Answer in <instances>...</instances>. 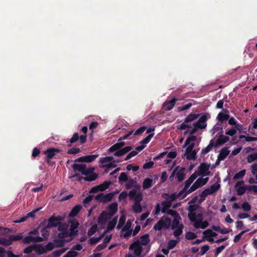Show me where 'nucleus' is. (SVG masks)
Returning <instances> with one entry per match:
<instances>
[{
  "label": "nucleus",
  "instance_id": "29",
  "mask_svg": "<svg viewBox=\"0 0 257 257\" xmlns=\"http://www.w3.org/2000/svg\"><path fill=\"white\" fill-rule=\"evenodd\" d=\"M149 237V234H145L141 237L140 243L142 245H146L150 242V239Z\"/></svg>",
  "mask_w": 257,
  "mask_h": 257
},
{
  "label": "nucleus",
  "instance_id": "38",
  "mask_svg": "<svg viewBox=\"0 0 257 257\" xmlns=\"http://www.w3.org/2000/svg\"><path fill=\"white\" fill-rule=\"evenodd\" d=\"M245 175V170H242L236 173L233 177L234 180H237L242 179Z\"/></svg>",
  "mask_w": 257,
  "mask_h": 257
},
{
  "label": "nucleus",
  "instance_id": "1",
  "mask_svg": "<svg viewBox=\"0 0 257 257\" xmlns=\"http://www.w3.org/2000/svg\"><path fill=\"white\" fill-rule=\"evenodd\" d=\"M171 223V220L169 217H163L154 225L153 229L156 231H160L162 229H167L169 228Z\"/></svg>",
  "mask_w": 257,
  "mask_h": 257
},
{
  "label": "nucleus",
  "instance_id": "42",
  "mask_svg": "<svg viewBox=\"0 0 257 257\" xmlns=\"http://www.w3.org/2000/svg\"><path fill=\"white\" fill-rule=\"evenodd\" d=\"M181 217L174 218L172 223L171 228L172 229H175L176 228L179 227L180 219Z\"/></svg>",
  "mask_w": 257,
  "mask_h": 257
},
{
  "label": "nucleus",
  "instance_id": "19",
  "mask_svg": "<svg viewBox=\"0 0 257 257\" xmlns=\"http://www.w3.org/2000/svg\"><path fill=\"white\" fill-rule=\"evenodd\" d=\"M86 166V165L84 164H74L72 165V168L74 171H77L84 175Z\"/></svg>",
  "mask_w": 257,
  "mask_h": 257
},
{
  "label": "nucleus",
  "instance_id": "52",
  "mask_svg": "<svg viewBox=\"0 0 257 257\" xmlns=\"http://www.w3.org/2000/svg\"><path fill=\"white\" fill-rule=\"evenodd\" d=\"M57 237L58 238L65 239V238L69 237L68 234V231H61L57 234Z\"/></svg>",
  "mask_w": 257,
  "mask_h": 257
},
{
  "label": "nucleus",
  "instance_id": "57",
  "mask_svg": "<svg viewBox=\"0 0 257 257\" xmlns=\"http://www.w3.org/2000/svg\"><path fill=\"white\" fill-rule=\"evenodd\" d=\"M182 228H183L182 225H181L179 227L176 228L173 232L174 235L175 237H178V236H180L183 232Z\"/></svg>",
  "mask_w": 257,
  "mask_h": 257
},
{
  "label": "nucleus",
  "instance_id": "58",
  "mask_svg": "<svg viewBox=\"0 0 257 257\" xmlns=\"http://www.w3.org/2000/svg\"><path fill=\"white\" fill-rule=\"evenodd\" d=\"M81 152V150L78 148H72L70 149H69L67 151V154H72V155H75Z\"/></svg>",
  "mask_w": 257,
  "mask_h": 257
},
{
  "label": "nucleus",
  "instance_id": "9",
  "mask_svg": "<svg viewBox=\"0 0 257 257\" xmlns=\"http://www.w3.org/2000/svg\"><path fill=\"white\" fill-rule=\"evenodd\" d=\"M209 168L210 164H207L205 163H201L198 167L199 172H197L198 176L202 175L203 176H205L209 175Z\"/></svg>",
  "mask_w": 257,
  "mask_h": 257
},
{
  "label": "nucleus",
  "instance_id": "6",
  "mask_svg": "<svg viewBox=\"0 0 257 257\" xmlns=\"http://www.w3.org/2000/svg\"><path fill=\"white\" fill-rule=\"evenodd\" d=\"M129 248L134 250V253L137 256H139L141 255L143 250V247L139 240L133 242L130 245Z\"/></svg>",
  "mask_w": 257,
  "mask_h": 257
},
{
  "label": "nucleus",
  "instance_id": "34",
  "mask_svg": "<svg viewBox=\"0 0 257 257\" xmlns=\"http://www.w3.org/2000/svg\"><path fill=\"white\" fill-rule=\"evenodd\" d=\"M110 181H105L102 184L97 185L100 191H103L109 188L111 184Z\"/></svg>",
  "mask_w": 257,
  "mask_h": 257
},
{
  "label": "nucleus",
  "instance_id": "36",
  "mask_svg": "<svg viewBox=\"0 0 257 257\" xmlns=\"http://www.w3.org/2000/svg\"><path fill=\"white\" fill-rule=\"evenodd\" d=\"M133 211L136 213L142 212L143 209L141 203H134L133 206Z\"/></svg>",
  "mask_w": 257,
  "mask_h": 257
},
{
  "label": "nucleus",
  "instance_id": "41",
  "mask_svg": "<svg viewBox=\"0 0 257 257\" xmlns=\"http://www.w3.org/2000/svg\"><path fill=\"white\" fill-rule=\"evenodd\" d=\"M35 246H36L35 249L38 254L41 255L46 252L45 247L41 244L35 245Z\"/></svg>",
  "mask_w": 257,
  "mask_h": 257
},
{
  "label": "nucleus",
  "instance_id": "37",
  "mask_svg": "<svg viewBox=\"0 0 257 257\" xmlns=\"http://www.w3.org/2000/svg\"><path fill=\"white\" fill-rule=\"evenodd\" d=\"M167 197H169L171 201V202L173 201H175L177 198H178V195L176 193H172L171 195H169L167 193H163L162 194V197L164 199H167Z\"/></svg>",
  "mask_w": 257,
  "mask_h": 257
},
{
  "label": "nucleus",
  "instance_id": "26",
  "mask_svg": "<svg viewBox=\"0 0 257 257\" xmlns=\"http://www.w3.org/2000/svg\"><path fill=\"white\" fill-rule=\"evenodd\" d=\"M117 221V219L116 217L113 218L112 220L110 221L107 224L106 231H109L113 229L116 224Z\"/></svg>",
  "mask_w": 257,
  "mask_h": 257
},
{
  "label": "nucleus",
  "instance_id": "12",
  "mask_svg": "<svg viewBox=\"0 0 257 257\" xmlns=\"http://www.w3.org/2000/svg\"><path fill=\"white\" fill-rule=\"evenodd\" d=\"M110 217L108 212L105 211H103L98 217L97 222L99 225H104L107 220L110 219Z\"/></svg>",
  "mask_w": 257,
  "mask_h": 257
},
{
  "label": "nucleus",
  "instance_id": "64",
  "mask_svg": "<svg viewBox=\"0 0 257 257\" xmlns=\"http://www.w3.org/2000/svg\"><path fill=\"white\" fill-rule=\"evenodd\" d=\"M120 146L119 145V144L118 143H116L114 145H112L109 149V152H116V151L120 149Z\"/></svg>",
  "mask_w": 257,
  "mask_h": 257
},
{
  "label": "nucleus",
  "instance_id": "48",
  "mask_svg": "<svg viewBox=\"0 0 257 257\" xmlns=\"http://www.w3.org/2000/svg\"><path fill=\"white\" fill-rule=\"evenodd\" d=\"M0 244L4 245H10L12 244V242L10 237L8 239L2 237L0 238Z\"/></svg>",
  "mask_w": 257,
  "mask_h": 257
},
{
  "label": "nucleus",
  "instance_id": "59",
  "mask_svg": "<svg viewBox=\"0 0 257 257\" xmlns=\"http://www.w3.org/2000/svg\"><path fill=\"white\" fill-rule=\"evenodd\" d=\"M128 180L127 174L125 172H121L118 177L119 181L126 182Z\"/></svg>",
  "mask_w": 257,
  "mask_h": 257
},
{
  "label": "nucleus",
  "instance_id": "10",
  "mask_svg": "<svg viewBox=\"0 0 257 257\" xmlns=\"http://www.w3.org/2000/svg\"><path fill=\"white\" fill-rule=\"evenodd\" d=\"M131 199H134L135 203H141L143 200V195L141 192L137 193L135 189L131 190L128 193Z\"/></svg>",
  "mask_w": 257,
  "mask_h": 257
},
{
  "label": "nucleus",
  "instance_id": "32",
  "mask_svg": "<svg viewBox=\"0 0 257 257\" xmlns=\"http://www.w3.org/2000/svg\"><path fill=\"white\" fill-rule=\"evenodd\" d=\"M85 176V177H83V179L85 181L89 182H91L95 180L98 177V175L96 173L89 174V175Z\"/></svg>",
  "mask_w": 257,
  "mask_h": 257
},
{
  "label": "nucleus",
  "instance_id": "15",
  "mask_svg": "<svg viewBox=\"0 0 257 257\" xmlns=\"http://www.w3.org/2000/svg\"><path fill=\"white\" fill-rule=\"evenodd\" d=\"M220 187V185L218 183H216L212 185L209 188L205 189L204 191L206 193L207 196H208L216 192L219 189Z\"/></svg>",
  "mask_w": 257,
  "mask_h": 257
},
{
  "label": "nucleus",
  "instance_id": "43",
  "mask_svg": "<svg viewBox=\"0 0 257 257\" xmlns=\"http://www.w3.org/2000/svg\"><path fill=\"white\" fill-rule=\"evenodd\" d=\"M98 227L97 225L95 224L91 226V227L88 229L87 234L88 236H92L93 235L97 230Z\"/></svg>",
  "mask_w": 257,
  "mask_h": 257
},
{
  "label": "nucleus",
  "instance_id": "17",
  "mask_svg": "<svg viewBox=\"0 0 257 257\" xmlns=\"http://www.w3.org/2000/svg\"><path fill=\"white\" fill-rule=\"evenodd\" d=\"M132 149V148L131 146L125 147L122 149H120L115 152V153H114V156L116 157L122 156L124 154H126L127 153H128V152H130V151H131Z\"/></svg>",
  "mask_w": 257,
  "mask_h": 257
},
{
  "label": "nucleus",
  "instance_id": "53",
  "mask_svg": "<svg viewBox=\"0 0 257 257\" xmlns=\"http://www.w3.org/2000/svg\"><path fill=\"white\" fill-rule=\"evenodd\" d=\"M78 252L72 249L69 251L63 257H76L78 255Z\"/></svg>",
  "mask_w": 257,
  "mask_h": 257
},
{
  "label": "nucleus",
  "instance_id": "7",
  "mask_svg": "<svg viewBox=\"0 0 257 257\" xmlns=\"http://www.w3.org/2000/svg\"><path fill=\"white\" fill-rule=\"evenodd\" d=\"M113 195L114 194L113 193H109L106 194L101 193L95 196V199L96 200L100 202L106 203L112 200Z\"/></svg>",
  "mask_w": 257,
  "mask_h": 257
},
{
  "label": "nucleus",
  "instance_id": "31",
  "mask_svg": "<svg viewBox=\"0 0 257 257\" xmlns=\"http://www.w3.org/2000/svg\"><path fill=\"white\" fill-rule=\"evenodd\" d=\"M219 121L223 122L229 118V115L228 114H224L222 112H219L217 117Z\"/></svg>",
  "mask_w": 257,
  "mask_h": 257
},
{
  "label": "nucleus",
  "instance_id": "13",
  "mask_svg": "<svg viewBox=\"0 0 257 257\" xmlns=\"http://www.w3.org/2000/svg\"><path fill=\"white\" fill-rule=\"evenodd\" d=\"M207 116L205 115H203L197 122L193 124V125L197 126L199 128H205L207 126Z\"/></svg>",
  "mask_w": 257,
  "mask_h": 257
},
{
  "label": "nucleus",
  "instance_id": "8",
  "mask_svg": "<svg viewBox=\"0 0 257 257\" xmlns=\"http://www.w3.org/2000/svg\"><path fill=\"white\" fill-rule=\"evenodd\" d=\"M190 205L187 208V210L189 211L188 214V217L190 221L195 220V216L196 211L199 209V205L198 204H189Z\"/></svg>",
  "mask_w": 257,
  "mask_h": 257
},
{
  "label": "nucleus",
  "instance_id": "50",
  "mask_svg": "<svg viewBox=\"0 0 257 257\" xmlns=\"http://www.w3.org/2000/svg\"><path fill=\"white\" fill-rule=\"evenodd\" d=\"M98 155H91L85 156V162H91L94 161L98 157Z\"/></svg>",
  "mask_w": 257,
  "mask_h": 257
},
{
  "label": "nucleus",
  "instance_id": "18",
  "mask_svg": "<svg viewBox=\"0 0 257 257\" xmlns=\"http://www.w3.org/2000/svg\"><path fill=\"white\" fill-rule=\"evenodd\" d=\"M117 209L118 205L116 203H112L110 204L107 207V210H108V214H109V217L113 216L117 212Z\"/></svg>",
  "mask_w": 257,
  "mask_h": 257
},
{
  "label": "nucleus",
  "instance_id": "24",
  "mask_svg": "<svg viewBox=\"0 0 257 257\" xmlns=\"http://www.w3.org/2000/svg\"><path fill=\"white\" fill-rule=\"evenodd\" d=\"M81 208L82 206L80 205L75 206L70 212L69 216L72 217L76 216L79 213Z\"/></svg>",
  "mask_w": 257,
  "mask_h": 257
},
{
  "label": "nucleus",
  "instance_id": "60",
  "mask_svg": "<svg viewBox=\"0 0 257 257\" xmlns=\"http://www.w3.org/2000/svg\"><path fill=\"white\" fill-rule=\"evenodd\" d=\"M125 222V217L123 215L121 216L119 218L117 228L118 229H120L121 227H122L124 225Z\"/></svg>",
  "mask_w": 257,
  "mask_h": 257
},
{
  "label": "nucleus",
  "instance_id": "39",
  "mask_svg": "<svg viewBox=\"0 0 257 257\" xmlns=\"http://www.w3.org/2000/svg\"><path fill=\"white\" fill-rule=\"evenodd\" d=\"M79 136L77 133H75L72 138L70 139L69 141V144L67 145L68 147H70L72 146V144L75 143L77 141L79 140Z\"/></svg>",
  "mask_w": 257,
  "mask_h": 257
},
{
  "label": "nucleus",
  "instance_id": "62",
  "mask_svg": "<svg viewBox=\"0 0 257 257\" xmlns=\"http://www.w3.org/2000/svg\"><path fill=\"white\" fill-rule=\"evenodd\" d=\"M147 129V127L143 126L139 127L134 133V136H139L141 135Z\"/></svg>",
  "mask_w": 257,
  "mask_h": 257
},
{
  "label": "nucleus",
  "instance_id": "56",
  "mask_svg": "<svg viewBox=\"0 0 257 257\" xmlns=\"http://www.w3.org/2000/svg\"><path fill=\"white\" fill-rule=\"evenodd\" d=\"M177 243H178V241L176 240H174V239L170 240L168 243L167 247H168V249H173L176 246Z\"/></svg>",
  "mask_w": 257,
  "mask_h": 257
},
{
  "label": "nucleus",
  "instance_id": "30",
  "mask_svg": "<svg viewBox=\"0 0 257 257\" xmlns=\"http://www.w3.org/2000/svg\"><path fill=\"white\" fill-rule=\"evenodd\" d=\"M199 114H194L191 113L185 118V122H190L197 119L199 117Z\"/></svg>",
  "mask_w": 257,
  "mask_h": 257
},
{
  "label": "nucleus",
  "instance_id": "51",
  "mask_svg": "<svg viewBox=\"0 0 257 257\" xmlns=\"http://www.w3.org/2000/svg\"><path fill=\"white\" fill-rule=\"evenodd\" d=\"M203 220V215L201 213H198V214H195V220L191 221L192 222L198 223L201 222Z\"/></svg>",
  "mask_w": 257,
  "mask_h": 257
},
{
  "label": "nucleus",
  "instance_id": "35",
  "mask_svg": "<svg viewBox=\"0 0 257 257\" xmlns=\"http://www.w3.org/2000/svg\"><path fill=\"white\" fill-rule=\"evenodd\" d=\"M197 151L196 150L192 151L189 154H185L186 158L188 160H195L196 159Z\"/></svg>",
  "mask_w": 257,
  "mask_h": 257
},
{
  "label": "nucleus",
  "instance_id": "11",
  "mask_svg": "<svg viewBox=\"0 0 257 257\" xmlns=\"http://www.w3.org/2000/svg\"><path fill=\"white\" fill-rule=\"evenodd\" d=\"M237 194L239 196L242 195L245 192L246 189L248 190V186H244V183L243 181H240L237 182L235 185Z\"/></svg>",
  "mask_w": 257,
  "mask_h": 257
},
{
  "label": "nucleus",
  "instance_id": "16",
  "mask_svg": "<svg viewBox=\"0 0 257 257\" xmlns=\"http://www.w3.org/2000/svg\"><path fill=\"white\" fill-rule=\"evenodd\" d=\"M229 141V138L223 134L219 136L215 141V147L222 145Z\"/></svg>",
  "mask_w": 257,
  "mask_h": 257
},
{
  "label": "nucleus",
  "instance_id": "40",
  "mask_svg": "<svg viewBox=\"0 0 257 257\" xmlns=\"http://www.w3.org/2000/svg\"><path fill=\"white\" fill-rule=\"evenodd\" d=\"M54 243L56 247H62L65 245L64 240L62 239H55Z\"/></svg>",
  "mask_w": 257,
  "mask_h": 257
},
{
  "label": "nucleus",
  "instance_id": "54",
  "mask_svg": "<svg viewBox=\"0 0 257 257\" xmlns=\"http://www.w3.org/2000/svg\"><path fill=\"white\" fill-rule=\"evenodd\" d=\"M256 159H257L256 153L249 155L247 157V162L249 163H252V162L254 161Z\"/></svg>",
  "mask_w": 257,
  "mask_h": 257
},
{
  "label": "nucleus",
  "instance_id": "5",
  "mask_svg": "<svg viewBox=\"0 0 257 257\" xmlns=\"http://www.w3.org/2000/svg\"><path fill=\"white\" fill-rule=\"evenodd\" d=\"M196 137L195 136L191 135L187 138L186 139L183 148L186 147L188 146L186 149V154H189L192 151H194L193 148L195 146L194 143H190L191 142H194L196 140Z\"/></svg>",
  "mask_w": 257,
  "mask_h": 257
},
{
  "label": "nucleus",
  "instance_id": "44",
  "mask_svg": "<svg viewBox=\"0 0 257 257\" xmlns=\"http://www.w3.org/2000/svg\"><path fill=\"white\" fill-rule=\"evenodd\" d=\"M68 225L65 223H62L61 221L59 222L58 226V230L60 231H68Z\"/></svg>",
  "mask_w": 257,
  "mask_h": 257
},
{
  "label": "nucleus",
  "instance_id": "25",
  "mask_svg": "<svg viewBox=\"0 0 257 257\" xmlns=\"http://www.w3.org/2000/svg\"><path fill=\"white\" fill-rule=\"evenodd\" d=\"M189 188L186 187L184 186L183 189L181 190L177 195H178V198H180V199H182L185 198L188 194L191 193H189Z\"/></svg>",
  "mask_w": 257,
  "mask_h": 257
},
{
  "label": "nucleus",
  "instance_id": "28",
  "mask_svg": "<svg viewBox=\"0 0 257 257\" xmlns=\"http://www.w3.org/2000/svg\"><path fill=\"white\" fill-rule=\"evenodd\" d=\"M162 205L163 206L162 212L164 213H166L171 207L172 203L171 201H164L162 202Z\"/></svg>",
  "mask_w": 257,
  "mask_h": 257
},
{
  "label": "nucleus",
  "instance_id": "21",
  "mask_svg": "<svg viewBox=\"0 0 257 257\" xmlns=\"http://www.w3.org/2000/svg\"><path fill=\"white\" fill-rule=\"evenodd\" d=\"M185 171V169L184 168H181L176 172V177L179 182H182L184 179L186 175Z\"/></svg>",
  "mask_w": 257,
  "mask_h": 257
},
{
  "label": "nucleus",
  "instance_id": "63",
  "mask_svg": "<svg viewBox=\"0 0 257 257\" xmlns=\"http://www.w3.org/2000/svg\"><path fill=\"white\" fill-rule=\"evenodd\" d=\"M93 198V196L92 195H90L86 197L83 201L84 206L86 207V205L89 204L92 201Z\"/></svg>",
  "mask_w": 257,
  "mask_h": 257
},
{
  "label": "nucleus",
  "instance_id": "47",
  "mask_svg": "<svg viewBox=\"0 0 257 257\" xmlns=\"http://www.w3.org/2000/svg\"><path fill=\"white\" fill-rule=\"evenodd\" d=\"M113 160V158L112 157L108 156L105 157H102L99 160V162L101 164L104 163H109L110 162H112Z\"/></svg>",
  "mask_w": 257,
  "mask_h": 257
},
{
  "label": "nucleus",
  "instance_id": "4",
  "mask_svg": "<svg viewBox=\"0 0 257 257\" xmlns=\"http://www.w3.org/2000/svg\"><path fill=\"white\" fill-rule=\"evenodd\" d=\"M208 181V178H199L189 189V193H192L198 188L205 185Z\"/></svg>",
  "mask_w": 257,
  "mask_h": 257
},
{
  "label": "nucleus",
  "instance_id": "14",
  "mask_svg": "<svg viewBox=\"0 0 257 257\" xmlns=\"http://www.w3.org/2000/svg\"><path fill=\"white\" fill-rule=\"evenodd\" d=\"M178 99L174 97L172 100L166 101L163 103V107L165 110H170L172 109L175 105Z\"/></svg>",
  "mask_w": 257,
  "mask_h": 257
},
{
  "label": "nucleus",
  "instance_id": "45",
  "mask_svg": "<svg viewBox=\"0 0 257 257\" xmlns=\"http://www.w3.org/2000/svg\"><path fill=\"white\" fill-rule=\"evenodd\" d=\"M67 249L68 248L66 247L60 249L56 250L53 252V255L54 257H59L62 253H64Z\"/></svg>",
  "mask_w": 257,
  "mask_h": 257
},
{
  "label": "nucleus",
  "instance_id": "33",
  "mask_svg": "<svg viewBox=\"0 0 257 257\" xmlns=\"http://www.w3.org/2000/svg\"><path fill=\"white\" fill-rule=\"evenodd\" d=\"M215 146L214 144V143L212 140H211L209 144L204 149H203L201 151V154L203 155H205L209 153L211 150L212 149V147Z\"/></svg>",
  "mask_w": 257,
  "mask_h": 257
},
{
  "label": "nucleus",
  "instance_id": "2",
  "mask_svg": "<svg viewBox=\"0 0 257 257\" xmlns=\"http://www.w3.org/2000/svg\"><path fill=\"white\" fill-rule=\"evenodd\" d=\"M64 217L58 215L55 216L54 215L51 216L48 220V223L46 225V228H51L58 226L59 222L64 220Z\"/></svg>",
  "mask_w": 257,
  "mask_h": 257
},
{
  "label": "nucleus",
  "instance_id": "3",
  "mask_svg": "<svg viewBox=\"0 0 257 257\" xmlns=\"http://www.w3.org/2000/svg\"><path fill=\"white\" fill-rule=\"evenodd\" d=\"M61 152L60 149L55 148H50L44 151L43 153L46 156L45 158V161L46 162H49V159H52L56 155L57 153Z\"/></svg>",
  "mask_w": 257,
  "mask_h": 257
},
{
  "label": "nucleus",
  "instance_id": "23",
  "mask_svg": "<svg viewBox=\"0 0 257 257\" xmlns=\"http://www.w3.org/2000/svg\"><path fill=\"white\" fill-rule=\"evenodd\" d=\"M198 174L197 172H195L193 173L191 176L185 182V186L186 187L189 188L190 185L193 183V182L196 179L197 177Z\"/></svg>",
  "mask_w": 257,
  "mask_h": 257
},
{
  "label": "nucleus",
  "instance_id": "46",
  "mask_svg": "<svg viewBox=\"0 0 257 257\" xmlns=\"http://www.w3.org/2000/svg\"><path fill=\"white\" fill-rule=\"evenodd\" d=\"M154 133L149 134L147 137L144 139L141 142L140 144L143 145H146L150 141L151 139L154 137Z\"/></svg>",
  "mask_w": 257,
  "mask_h": 257
},
{
  "label": "nucleus",
  "instance_id": "22",
  "mask_svg": "<svg viewBox=\"0 0 257 257\" xmlns=\"http://www.w3.org/2000/svg\"><path fill=\"white\" fill-rule=\"evenodd\" d=\"M153 185V179L150 178H147L144 180L142 184V187L143 189L145 190L151 188Z\"/></svg>",
  "mask_w": 257,
  "mask_h": 257
},
{
  "label": "nucleus",
  "instance_id": "61",
  "mask_svg": "<svg viewBox=\"0 0 257 257\" xmlns=\"http://www.w3.org/2000/svg\"><path fill=\"white\" fill-rule=\"evenodd\" d=\"M70 228H71L72 229H77V228H78L79 224L76 220H75V219L72 220L70 221Z\"/></svg>",
  "mask_w": 257,
  "mask_h": 257
},
{
  "label": "nucleus",
  "instance_id": "55",
  "mask_svg": "<svg viewBox=\"0 0 257 257\" xmlns=\"http://www.w3.org/2000/svg\"><path fill=\"white\" fill-rule=\"evenodd\" d=\"M185 237L188 240H192L197 237V235L194 232L189 231L186 233Z\"/></svg>",
  "mask_w": 257,
  "mask_h": 257
},
{
  "label": "nucleus",
  "instance_id": "27",
  "mask_svg": "<svg viewBox=\"0 0 257 257\" xmlns=\"http://www.w3.org/2000/svg\"><path fill=\"white\" fill-rule=\"evenodd\" d=\"M209 225V222L206 221H202L201 222L194 223L193 226L195 228H200L201 229H205Z\"/></svg>",
  "mask_w": 257,
  "mask_h": 257
},
{
  "label": "nucleus",
  "instance_id": "20",
  "mask_svg": "<svg viewBox=\"0 0 257 257\" xmlns=\"http://www.w3.org/2000/svg\"><path fill=\"white\" fill-rule=\"evenodd\" d=\"M229 153V151L226 148L222 149L218 156V160L222 161L224 160Z\"/></svg>",
  "mask_w": 257,
  "mask_h": 257
},
{
  "label": "nucleus",
  "instance_id": "49",
  "mask_svg": "<svg viewBox=\"0 0 257 257\" xmlns=\"http://www.w3.org/2000/svg\"><path fill=\"white\" fill-rule=\"evenodd\" d=\"M102 235H101L97 237H91L89 239V243L91 245H94L98 242L101 239Z\"/></svg>",
  "mask_w": 257,
  "mask_h": 257
}]
</instances>
